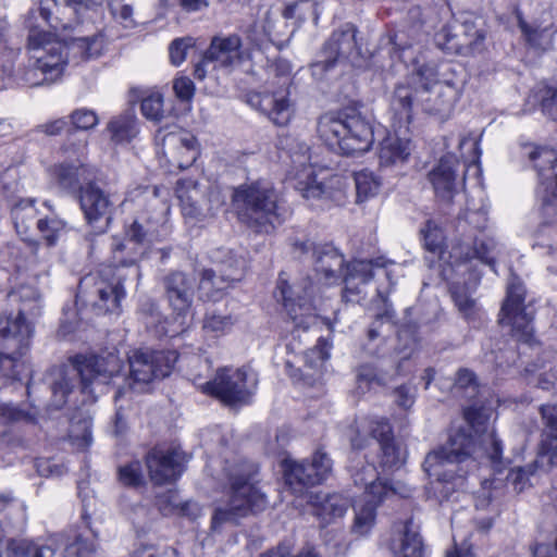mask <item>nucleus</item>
<instances>
[{
	"instance_id": "21",
	"label": "nucleus",
	"mask_w": 557,
	"mask_h": 557,
	"mask_svg": "<svg viewBox=\"0 0 557 557\" xmlns=\"http://www.w3.org/2000/svg\"><path fill=\"white\" fill-rule=\"evenodd\" d=\"M182 213L185 218L200 220L212 213L209 187H201L193 180H180L176 186Z\"/></svg>"
},
{
	"instance_id": "34",
	"label": "nucleus",
	"mask_w": 557,
	"mask_h": 557,
	"mask_svg": "<svg viewBox=\"0 0 557 557\" xmlns=\"http://www.w3.org/2000/svg\"><path fill=\"white\" fill-rule=\"evenodd\" d=\"M314 270L325 278L338 277L344 273V257L332 245H319L314 249Z\"/></svg>"
},
{
	"instance_id": "23",
	"label": "nucleus",
	"mask_w": 557,
	"mask_h": 557,
	"mask_svg": "<svg viewBox=\"0 0 557 557\" xmlns=\"http://www.w3.org/2000/svg\"><path fill=\"white\" fill-rule=\"evenodd\" d=\"M205 52L206 59L212 60V70L234 67L246 57L242 39L236 34L213 37Z\"/></svg>"
},
{
	"instance_id": "52",
	"label": "nucleus",
	"mask_w": 557,
	"mask_h": 557,
	"mask_svg": "<svg viewBox=\"0 0 557 557\" xmlns=\"http://www.w3.org/2000/svg\"><path fill=\"white\" fill-rule=\"evenodd\" d=\"M35 199L28 198L18 201L12 209V216L15 227L20 231L21 227L26 230L28 224L35 220Z\"/></svg>"
},
{
	"instance_id": "24",
	"label": "nucleus",
	"mask_w": 557,
	"mask_h": 557,
	"mask_svg": "<svg viewBox=\"0 0 557 557\" xmlns=\"http://www.w3.org/2000/svg\"><path fill=\"white\" fill-rule=\"evenodd\" d=\"M351 476L357 486L364 487L360 498H376L384 502L395 495L405 497L408 490L406 487H396L388 485L386 481L379 478L377 471L373 465H366L361 469L352 470Z\"/></svg>"
},
{
	"instance_id": "39",
	"label": "nucleus",
	"mask_w": 557,
	"mask_h": 557,
	"mask_svg": "<svg viewBox=\"0 0 557 557\" xmlns=\"http://www.w3.org/2000/svg\"><path fill=\"white\" fill-rule=\"evenodd\" d=\"M392 263V261L386 260L383 257L376 258L374 260H355L344 268V273L342 276L349 277L350 280L358 278L361 283L364 284L374 276V270H385L387 264Z\"/></svg>"
},
{
	"instance_id": "1",
	"label": "nucleus",
	"mask_w": 557,
	"mask_h": 557,
	"mask_svg": "<svg viewBox=\"0 0 557 557\" xmlns=\"http://www.w3.org/2000/svg\"><path fill=\"white\" fill-rule=\"evenodd\" d=\"M102 0H39L37 11H29L25 17L28 29V48L47 84L55 82L64 70L65 47L42 29L47 24L55 30H76L70 50L81 60L87 61L100 55L103 48L101 32L95 26Z\"/></svg>"
},
{
	"instance_id": "20",
	"label": "nucleus",
	"mask_w": 557,
	"mask_h": 557,
	"mask_svg": "<svg viewBox=\"0 0 557 557\" xmlns=\"http://www.w3.org/2000/svg\"><path fill=\"white\" fill-rule=\"evenodd\" d=\"M528 158L544 188L543 205L557 207V152L548 148H533Z\"/></svg>"
},
{
	"instance_id": "61",
	"label": "nucleus",
	"mask_w": 557,
	"mask_h": 557,
	"mask_svg": "<svg viewBox=\"0 0 557 557\" xmlns=\"http://www.w3.org/2000/svg\"><path fill=\"white\" fill-rule=\"evenodd\" d=\"M542 112L557 122V87H547L541 100Z\"/></svg>"
},
{
	"instance_id": "47",
	"label": "nucleus",
	"mask_w": 557,
	"mask_h": 557,
	"mask_svg": "<svg viewBox=\"0 0 557 557\" xmlns=\"http://www.w3.org/2000/svg\"><path fill=\"white\" fill-rule=\"evenodd\" d=\"M246 381L253 383L258 381V375L250 366H243L237 369L220 368L212 383H244Z\"/></svg>"
},
{
	"instance_id": "42",
	"label": "nucleus",
	"mask_w": 557,
	"mask_h": 557,
	"mask_svg": "<svg viewBox=\"0 0 557 557\" xmlns=\"http://www.w3.org/2000/svg\"><path fill=\"white\" fill-rule=\"evenodd\" d=\"M53 552L48 546H38L27 541H11L0 557H52Z\"/></svg>"
},
{
	"instance_id": "6",
	"label": "nucleus",
	"mask_w": 557,
	"mask_h": 557,
	"mask_svg": "<svg viewBox=\"0 0 557 557\" xmlns=\"http://www.w3.org/2000/svg\"><path fill=\"white\" fill-rule=\"evenodd\" d=\"M27 315L17 312L0 315V362L7 361L12 367L10 379L14 382L29 383L30 370L22 362H16V357L22 356L29 347L34 333L33 324Z\"/></svg>"
},
{
	"instance_id": "43",
	"label": "nucleus",
	"mask_w": 557,
	"mask_h": 557,
	"mask_svg": "<svg viewBox=\"0 0 557 557\" xmlns=\"http://www.w3.org/2000/svg\"><path fill=\"white\" fill-rule=\"evenodd\" d=\"M355 187H356V200L362 202L377 194L381 182L368 170H361L354 174Z\"/></svg>"
},
{
	"instance_id": "15",
	"label": "nucleus",
	"mask_w": 557,
	"mask_h": 557,
	"mask_svg": "<svg viewBox=\"0 0 557 557\" xmlns=\"http://www.w3.org/2000/svg\"><path fill=\"white\" fill-rule=\"evenodd\" d=\"M163 295L172 310L185 318L191 310L195 295L196 277L191 273L173 270L162 280Z\"/></svg>"
},
{
	"instance_id": "36",
	"label": "nucleus",
	"mask_w": 557,
	"mask_h": 557,
	"mask_svg": "<svg viewBox=\"0 0 557 557\" xmlns=\"http://www.w3.org/2000/svg\"><path fill=\"white\" fill-rule=\"evenodd\" d=\"M382 502L376 498H360L355 502V519L352 523V532L357 535H367L375 524L376 507Z\"/></svg>"
},
{
	"instance_id": "53",
	"label": "nucleus",
	"mask_w": 557,
	"mask_h": 557,
	"mask_svg": "<svg viewBox=\"0 0 557 557\" xmlns=\"http://www.w3.org/2000/svg\"><path fill=\"white\" fill-rule=\"evenodd\" d=\"M421 233L423 235L424 246L429 251L433 253L442 252L444 236L433 221H428L425 226L421 230Z\"/></svg>"
},
{
	"instance_id": "12",
	"label": "nucleus",
	"mask_w": 557,
	"mask_h": 557,
	"mask_svg": "<svg viewBox=\"0 0 557 557\" xmlns=\"http://www.w3.org/2000/svg\"><path fill=\"white\" fill-rule=\"evenodd\" d=\"M524 287L512 281L507 288V296L499 313V324L510 326V335L519 343L531 344L533 339L532 312L524 306Z\"/></svg>"
},
{
	"instance_id": "48",
	"label": "nucleus",
	"mask_w": 557,
	"mask_h": 557,
	"mask_svg": "<svg viewBox=\"0 0 557 557\" xmlns=\"http://www.w3.org/2000/svg\"><path fill=\"white\" fill-rule=\"evenodd\" d=\"M153 370V379L164 380L172 372L174 364L178 359L175 350L154 351L150 354Z\"/></svg>"
},
{
	"instance_id": "64",
	"label": "nucleus",
	"mask_w": 557,
	"mask_h": 557,
	"mask_svg": "<svg viewBox=\"0 0 557 557\" xmlns=\"http://www.w3.org/2000/svg\"><path fill=\"white\" fill-rule=\"evenodd\" d=\"M530 550L532 557H557V536L552 542L534 543Z\"/></svg>"
},
{
	"instance_id": "50",
	"label": "nucleus",
	"mask_w": 557,
	"mask_h": 557,
	"mask_svg": "<svg viewBox=\"0 0 557 557\" xmlns=\"http://www.w3.org/2000/svg\"><path fill=\"white\" fill-rule=\"evenodd\" d=\"M163 106V96L160 92H151L143 98L140 110L147 120L160 123L165 116Z\"/></svg>"
},
{
	"instance_id": "41",
	"label": "nucleus",
	"mask_w": 557,
	"mask_h": 557,
	"mask_svg": "<svg viewBox=\"0 0 557 557\" xmlns=\"http://www.w3.org/2000/svg\"><path fill=\"white\" fill-rule=\"evenodd\" d=\"M129 373L133 376V383H151L153 379V370L150 354L147 351L136 350L128 358Z\"/></svg>"
},
{
	"instance_id": "10",
	"label": "nucleus",
	"mask_w": 557,
	"mask_h": 557,
	"mask_svg": "<svg viewBox=\"0 0 557 557\" xmlns=\"http://www.w3.org/2000/svg\"><path fill=\"white\" fill-rule=\"evenodd\" d=\"M312 165L302 166L293 178V187L307 200H331L343 205L346 200L347 182L341 175H323Z\"/></svg>"
},
{
	"instance_id": "51",
	"label": "nucleus",
	"mask_w": 557,
	"mask_h": 557,
	"mask_svg": "<svg viewBox=\"0 0 557 557\" xmlns=\"http://www.w3.org/2000/svg\"><path fill=\"white\" fill-rule=\"evenodd\" d=\"M96 552L95 535L88 531L85 534H79L76 540L66 547V555L69 557H94Z\"/></svg>"
},
{
	"instance_id": "60",
	"label": "nucleus",
	"mask_w": 557,
	"mask_h": 557,
	"mask_svg": "<svg viewBox=\"0 0 557 557\" xmlns=\"http://www.w3.org/2000/svg\"><path fill=\"white\" fill-rule=\"evenodd\" d=\"M289 245L292 248V253L295 258L301 259L309 253L314 258V249L318 248L309 238L307 237H290Z\"/></svg>"
},
{
	"instance_id": "57",
	"label": "nucleus",
	"mask_w": 557,
	"mask_h": 557,
	"mask_svg": "<svg viewBox=\"0 0 557 557\" xmlns=\"http://www.w3.org/2000/svg\"><path fill=\"white\" fill-rule=\"evenodd\" d=\"M397 341L399 344L395 347V350L398 355H401V361H405L409 358L416 344L413 331L410 327L399 329L397 331Z\"/></svg>"
},
{
	"instance_id": "14",
	"label": "nucleus",
	"mask_w": 557,
	"mask_h": 557,
	"mask_svg": "<svg viewBox=\"0 0 557 557\" xmlns=\"http://www.w3.org/2000/svg\"><path fill=\"white\" fill-rule=\"evenodd\" d=\"M77 197L88 224L97 227L99 232H104L114 209L110 195L90 180L85 186H81Z\"/></svg>"
},
{
	"instance_id": "3",
	"label": "nucleus",
	"mask_w": 557,
	"mask_h": 557,
	"mask_svg": "<svg viewBox=\"0 0 557 557\" xmlns=\"http://www.w3.org/2000/svg\"><path fill=\"white\" fill-rule=\"evenodd\" d=\"M149 236V230L134 221L127 231V240L112 244L111 263L81 280L79 292L98 313L119 312L125 288L137 286L141 275L138 260L144 250L136 246L144 245Z\"/></svg>"
},
{
	"instance_id": "22",
	"label": "nucleus",
	"mask_w": 557,
	"mask_h": 557,
	"mask_svg": "<svg viewBox=\"0 0 557 557\" xmlns=\"http://www.w3.org/2000/svg\"><path fill=\"white\" fill-rule=\"evenodd\" d=\"M459 160L454 154H446L441 158L438 164L429 173V180L438 199L450 203L458 193V170Z\"/></svg>"
},
{
	"instance_id": "56",
	"label": "nucleus",
	"mask_w": 557,
	"mask_h": 557,
	"mask_svg": "<svg viewBox=\"0 0 557 557\" xmlns=\"http://www.w3.org/2000/svg\"><path fill=\"white\" fill-rule=\"evenodd\" d=\"M234 320L230 314L208 313L203 320V329L208 332L221 334L232 329Z\"/></svg>"
},
{
	"instance_id": "33",
	"label": "nucleus",
	"mask_w": 557,
	"mask_h": 557,
	"mask_svg": "<svg viewBox=\"0 0 557 557\" xmlns=\"http://www.w3.org/2000/svg\"><path fill=\"white\" fill-rule=\"evenodd\" d=\"M410 156V141L396 134L387 133L379 144L377 158L380 166L403 164Z\"/></svg>"
},
{
	"instance_id": "9",
	"label": "nucleus",
	"mask_w": 557,
	"mask_h": 557,
	"mask_svg": "<svg viewBox=\"0 0 557 557\" xmlns=\"http://www.w3.org/2000/svg\"><path fill=\"white\" fill-rule=\"evenodd\" d=\"M290 64L282 58L268 60L267 71L269 75H273L282 79L280 88L275 91H264L252 97L251 102L264 113L274 124L285 126L292 117V106L287 98V86L289 85Z\"/></svg>"
},
{
	"instance_id": "28",
	"label": "nucleus",
	"mask_w": 557,
	"mask_h": 557,
	"mask_svg": "<svg viewBox=\"0 0 557 557\" xmlns=\"http://www.w3.org/2000/svg\"><path fill=\"white\" fill-rule=\"evenodd\" d=\"M541 413L548 431L542 435L535 466L552 468L557 466V406L544 405Z\"/></svg>"
},
{
	"instance_id": "4",
	"label": "nucleus",
	"mask_w": 557,
	"mask_h": 557,
	"mask_svg": "<svg viewBox=\"0 0 557 557\" xmlns=\"http://www.w3.org/2000/svg\"><path fill=\"white\" fill-rule=\"evenodd\" d=\"M224 470L230 482V490L226 493L225 503L219 504L215 508L212 517L214 528L222 522L244 517L250 511L262 510L267 503L264 494L251 482L257 472L255 463L239 460Z\"/></svg>"
},
{
	"instance_id": "16",
	"label": "nucleus",
	"mask_w": 557,
	"mask_h": 557,
	"mask_svg": "<svg viewBox=\"0 0 557 557\" xmlns=\"http://www.w3.org/2000/svg\"><path fill=\"white\" fill-rule=\"evenodd\" d=\"M418 106L433 116L444 121L450 115L458 97V88L450 82H435L432 86H422L416 91Z\"/></svg>"
},
{
	"instance_id": "8",
	"label": "nucleus",
	"mask_w": 557,
	"mask_h": 557,
	"mask_svg": "<svg viewBox=\"0 0 557 557\" xmlns=\"http://www.w3.org/2000/svg\"><path fill=\"white\" fill-rule=\"evenodd\" d=\"M356 28L348 25L345 29L335 30L323 45L318 59L310 64L311 75L317 81H324L339 66L347 62L355 63L359 59L356 42Z\"/></svg>"
},
{
	"instance_id": "13",
	"label": "nucleus",
	"mask_w": 557,
	"mask_h": 557,
	"mask_svg": "<svg viewBox=\"0 0 557 557\" xmlns=\"http://www.w3.org/2000/svg\"><path fill=\"white\" fill-rule=\"evenodd\" d=\"M282 468L286 484L295 493H302L305 487L321 484L331 475L332 461L325 453L318 450L310 463L284 459Z\"/></svg>"
},
{
	"instance_id": "54",
	"label": "nucleus",
	"mask_w": 557,
	"mask_h": 557,
	"mask_svg": "<svg viewBox=\"0 0 557 557\" xmlns=\"http://www.w3.org/2000/svg\"><path fill=\"white\" fill-rule=\"evenodd\" d=\"M119 481L125 486H139L144 481L140 462L135 460L120 467Z\"/></svg>"
},
{
	"instance_id": "35",
	"label": "nucleus",
	"mask_w": 557,
	"mask_h": 557,
	"mask_svg": "<svg viewBox=\"0 0 557 557\" xmlns=\"http://www.w3.org/2000/svg\"><path fill=\"white\" fill-rule=\"evenodd\" d=\"M214 270L225 275L234 283L243 280L245 275V260L230 249H218L212 253Z\"/></svg>"
},
{
	"instance_id": "46",
	"label": "nucleus",
	"mask_w": 557,
	"mask_h": 557,
	"mask_svg": "<svg viewBox=\"0 0 557 557\" xmlns=\"http://www.w3.org/2000/svg\"><path fill=\"white\" fill-rule=\"evenodd\" d=\"M466 37L471 41V54L483 50L485 40V30L480 18L473 14H462Z\"/></svg>"
},
{
	"instance_id": "19",
	"label": "nucleus",
	"mask_w": 557,
	"mask_h": 557,
	"mask_svg": "<svg viewBox=\"0 0 557 557\" xmlns=\"http://www.w3.org/2000/svg\"><path fill=\"white\" fill-rule=\"evenodd\" d=\"M345 132L342 138V154L347 157L367 152L374 140L371 123L360 113L345 114Z\"/></svg>"
},
{
	"instance_id": "59",
	"label": "nucleus",
	"mask_w": 557,
	"mask_h": 557,
	"mask_svg": "<svg viewBox=\"0 0 557 557\" xmlns=\"http://www.w3.org/2000/svg\"><path fill=\"white\" fill-rule=\"evenodd\" d=\"M72 123L77 129H90L98 123V117L94 111L87 109L76 110L71 115Z\"/></svg>"
},
{
	"instance_id": "38",
	"label": "nucleus",
	"mask_w": 557,
	"mask_h": 557,
	"mask_svg": "<svg viewBox=\"0 0 557 557\" xmlns=\"http://www.w3.org/2000/svg\"><path fill=\"white\" fill-rule=\"evenodd\" d=\"M234 282L219 274L214 269H203L200 273L199 290L208 300H219L224 292L234 286Z\"/></svg>"
},
{
	"instance_id": "25",
	"label": "nucleus",
	"mask_w": 557,
	"mask_h": 557,
	"mask_svg": "<svg viewBox=\"0 0 557 557\" xmlns=\"http://www.w3.org/2000/svg\"><path fill=\"white\" fill-rule=\"evenodd\" d=\"M497 255V243L494 238L481 235L459 240L451 248V256L459 261L473 259L494 269Z\"/></svg>"
},
{
	"instance_id": "49",
	"label": "nucleus",
	"mask_w": 557,
	"mask_h": 557,
	"mask_svg": "<svg viewBox=\"0 0 557 557\" xmlns=\"http://www.w3.org/2000/svg\"><path fill=\"white\" fill-rule=\"evenodd\" d=\"M395 330L394 311L385 309L377 313L368 330V338L374 341L379 337H387Z\"/></svg>"
},
{
	"instance_id": "63",
	"label": "nucleus",
	"mask_w": 557,
	"mask_h": 557,
	"mask_svg": "<svg viewBox=\"0 0 557 557\" xmlns=\"http://www.w3.org/2000/svg\"><path fill=\"white\" fill-rule=\"evenodd\" d=\"M329 345L323 338H319L317 345L306 352L307 361L312 366H317V361L321 364L329 359Z\"/></svg>"
},
{
	"instance_id": "7",
	"label": "nucleus",
	"mask_w": 557,
	"mask_h": 557,
	"mask_svg": "<svg viewBox=\"0 0 557 557\" xmlns=\"http://www.w3.org/2000/svg\"><path fill=\"white\" fill-rule=\"evenodd\" d=\"M350 442L354 449H362L370 438L377 441L382 455L381 467L384 471L399 469L406 461V449L393 438L392 428L385 419L362 418L350 429Z\"/></svg>"
},
{
	"instance_id": "40",
	"label": "nucleus",
	"mask_w": 557,
	"mask_h": 557,
	"mask_svg": "<svg viewBox=\"0 0 557 557\" xmlns=\"http://www.w3.org/2000/svg\"><path fill=\"white\" fill-rule=\"evenodd\" d=\"M416 91H419V88H412L409 84H398L395 87L391 106L400 119L410 120L413 103L418 104Z\"/></svg>"
},
{
	"instance_id": "2",
	"label": "nucleus",
	"mask_w": 557,
	"mask_h": 557,
	"mask_svg": "<svg viewBox=\"0 0 557 557\" xmlns=\"http://www.w3.org/2000/svg\"><path fill=\"white\" fill-rule=\"evenodd\" d=\"M493 414L492 409L469 407L465 410L467 430L451 431L447 443L429 453L423 468L430 479L443 485L440 491L443 497H448L457 486L462 485L463 478L456 475L457 465L468 459L486 458L492 467L499 472L502 468V442L494 429L487 425Z\"/></svg>"
},
{
	"instance_id": "5",
	"label": "nucleus",
	"mask_w": 557,
	"mask_h": 557,
	"mask_svg": "<svg viewBox=\"0 0 557 557\" xmlns=\"http://www.w3.org/2000/svg\"><path fill=\"white\" fill-rule=\"evenodd\" d=\"M232 201L238 218L256 232L268 233L283 220L278 196L269 183L243 184L234 189Z\"/></svg>"
},
{
	"instance_id": "55",
	"label": "nucleus",
	"mask_w": 557,
	"mask_h": 557,
	"mask_svg": "<svg viewBox=\"0 0 557 557\" xmlns=\"http://www.w3.org/2000/svg\"><path fill=\"white\" fill-rule=\"evenodd\" d=\"M194 47L195 39L193 37L187 36L174 39L169 47L170 60L172 64L180 65L182 62H184L188 51L194 49Z\"/></svg>"
},
{
	"instance_id": "58",
	"label": "nucleus",
	"mask_w": 557,
	"mask_h": 557,
	"mask_svg": "<svg viewBox=\"0 0 557 557\" xmlns=\"http://www.w3.org/2000/svg\"><path fill=\"white\" fill-rule=\"evenodd\" d=\"M533 473V466L527 468L511 469L507 475V480L513 485L517 492H522L529 485V476Z\"/></svg>"
},
{
	"instance_id": "62",
	"label": "nucleus",
	"mask_w": 557,
	"mask_h": 557,
	"mask_svg": "<svg viewBox=\"0 0 557 557\" xmlns=\"http://www.w3.org/2000/svg\"><path fill=\"white\" fill-rule=\"evenodd\" d=\"M395 403L403 409H409L416 399V393L412 385H398L393 391Z\"/></svg>"
},
{
	"instance_id": "27",
	"label": "nucleus",
	"mask_w": 557,
	"mask_h": 557,
	"mask_svg": "<svg viewBox=\"0 0 557 557\" xmlns=\"http://www.w3.org/2000/svg\"><path fill=\"white\" fill-rule=\"evenodd\" d=\"M389 548L396 557H423V541L412 520L394 525Z\"/></svg>"
},
{
	"instance_id": "45",
	"label": "nucleus",
	"mask_w": 557,
	"mask_h": 557,
	"mask_svg": "<svg viewBox=\"0 0 557 557\" xmlns=\"http://www.w3.org/2000/svg\"><path fill=\"white\" fill-rule=\"evenodd\" d=\"M108 128L116 143H128L137 134L135 117L128 114L113 119Z\"/></svg>"
},
{
	"instance_id": "30",
	"label": "nucleus",
	"mask_w": 557,
	"mask_h": 557,
	"mask_svg": "<svg viewBox=\"0 0 557 557\" xmlns=\"http://www.w3.org/2000/svg\"><path fill=\"white\" fill-rule=\"evenodd\" d=\"M346 112H327L317 121V136L331 150L342 154V138L345 132Z\"/></svg>"
},
{
	"instance_id": "17",
	"label": "nucleus",
	"mask_w": 557,
	"mask_h": 557,
	"mask_svg": "<svg viewBox=\"0 0 557 557\" xmlns=\"http://www.w3.org/2000/svg\"><path fill=\"white\" fill-rule=\"evenodd\" d=\"M274 295L277 301L283 304L294 323L295 329L292 332L294 337L299 336L300 330L308 331L317 323V317L312 312L311 305L299 295H297L298 301H296L293 287L284 277V273L280 274Z\"/></svg>"
},
{
	"instance_id": "26",
	"label": "nucleus",
	"mask_w": 557,
	"mask_h": 557,
	"mask_svg": "<svg viewBox=\"0 0 557 557\" xmlns=\"http://www.w3.org/2000/svg\"><path fill=\"white\" fill-rule=\"evenodd\" d=\"M48 171L60 189L76 195L79 194L81 186H85L94 177L92 170L78 161L57 163Z\"/></svg>"
},
{
	"instance_id": "37",
	"label": "nucleus",
	"mask_w": 557,
	"mask_h": 557,
	"mask_svg": "<svg viewBox=\"0 0 557 557\" xmlns=\"http://www.w3.org/2000/svg\"><path fill=\"white\" fill-rule=\"evenodd\" d=\"M11 305H17L22 315L37 317L40 313V294L32 285H20L8 295Z\"/></svg>"
},
{
	"instance_id": "44",
	"label": "nucleus",
	"mask_w": 557,
	"mask_h": 557,
	"mask_svg": "<svg viewBox=\"0 0 557 557\" xmlns=\"http://www.w3.org/2000/svg\"><path fill=\"white\" fill-rule=\"evenodd\" d=\"M519 28L521 29L527 42L534 49L547 50L552 46V33L548 28L529 25L519 16Z\"/></svg>"
},
{
	"instance_id": "11",
	"label": "nucleus",
	"mask_w": 557,
	"mask_h": 557,
	"mask_svg": "<svg viewBox=\"0 0 557 557\" xmlns=\"http://www.w3.org/2000/svg\"><path fill=\"white\" fill-rule=\"evenodd\" d=\"M109 362V359L94 355H77L66 362L52 367L48 380L51 383H73L76 380H79V383H91L96 380L106 383L114 372V369L108 368Z\"/></svg>"
},
{
	"instance_id": "18",
	"label": "nucleus",
	"mask_w": 557,
	"mask_h": 557,
	"mask_svg": "<svg viewBox=\"0 0 557 557\" xmlns=\"http://www.w3.org/2000/svg\"><path fill=\"white\" fill-rule=\"evenodd\" d=\"M185 461V454L177 447H156L147 456L149 474L156 484L175 481Z\"/></svg>"
},
{
	"instance_id": "32",
	"label": "nucleus",
	"mask_w": 557,
	"mask_h": 557,
	"mask_svg": "<svg viewBox=\"0 0 557 557\" xmlns=\"http://www.w3.org/2000/svg\"><path fill=\"white\" fill-rule=\"evenodd\" d=\"M199 388L202 394L230 407L249 404L256 393L255 385H199Z\"/></svg>"
},
{
	"instance_id": "29",
	"label": "nucleus",
	"mask_w": 557,
	"mask_h": 557,
	"mask_svg": "<svg viewBox=\"0 0 557 557\" xmlns=\"http://www.w3.org/2000/svg\"><path fill=\"white\" fill-rule=\"evenodd\" d=\"M462 14L454 23L444 26L435 34L438 48L450 53L471 54V41L466 37Z\"/></svg>"
},
{
	"instance_id": "31",
	"label": "nucleus",
	"mask_w": 557,
	"mask_h": 557,
	"mask_svg": "<svg viewBox=\"0 0 557 557\" xmlns=\"http://www.w3.org/2000/svg\"><path fill=\"white\" fill-rule=\"evenodd\" d=\"M311 511L322 523H331L337 518H342L348 508V502L339 494L309 495L308 500Z\"/></svg>"
}]
</instances>
